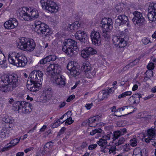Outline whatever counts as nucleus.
<instances>
[{"label": "nucleus", "mask_w": 156, "mask_h": 156, "mask_svg": "<svg viewBox=\"0 0 156 156\" xmlns=\"http://www.w3.org/2000/svg\"><path fill=\"white\" fill-rule=\"evenodd\" d=\"M43 99L42 101L43 102H45L47 101L48 100H49L50 98H48L47 96L45 95L44 94H43Z\"/></svg>", "instance_id": "61"}, {"label": "nucleus", "mask_w": 156, "mask_h": 156, "mask_svg": "<svg viewBox=\"0 0 156 156\" xmlns=\"http://www.w3.org/2000/svg\"><path fill=\"white\" fill-rule=\"evenodd\" d=\"M63 47L64 48V49H66L67 48H77V42L70 39L65 40Z\"/></svg>", "instance_id": "20"}, {"label": "nucleus", "mask_w": 156, "mask_h": 156, "mask_svg": "<svg viewBox=\"0 0 156 156\" xmlns=\"http://www.w3.org/2000/svg\"><path fill=\"white\" fill-rule=\"evenodd\" d=\"M102 130L101 128L97 129L92 130L90 132V134L91 135H94L96 133H100L102 132Z\"/></svg>", "instance_id": "45"}, {"label": "nucleus", "mask_w": 156, "mask_h": 156, "mask_svg": "<svg viewBox=\"0 0 156 156\" xmlns=\"http://www.w3.org/2000/svg\"><path fill=\"white\" fill-rule=\"evenodd\" d=\"M75 37L77 39L79 40L81 42L82 44H85L87 41V35L84 31L80 30L77 31L75 34Z\"/></svg>", "instance_id": "17"}, {"label": "nucleus", "mask_w": 156, "mask_h": 156, "mask_svg": "<svg viewBox=\"0 0 156 156\" xmlns=\"http://www.w3.org/2000/svg\"><path fill=\"white\" fill-rule=\"evenodd\" d=\"M142 97L141 94H135L130 97L128 100V102L130 104L138 103L140 101V98Z\"/></svg>", "instance_id": "21"}, {"label": "nucleus", "mask_w": 156, "mask_h": 156, "mask_svg": "<svg viewBox=\"0 0 156 156\" xmlns=\"http://www.w3.org/2000/svg\"><path fill=\"white\" fill-rule=\"evenodd\" d=\"M6 128L5 127H2L0 128V137H3L5 136Z\"/></svg>", "instance_id": "48"}, {"label": "nucleus", "mask_w": 156, "mask_h": 156, "mask_svg": "<svg viewBox=\"0 0 156 156\" xmlns=\"http://www.w3.org/2000/svg\"><path fill=\"white\" fill-rule=\"evenodd\" d=\"M11 148V146H8L7 147H5L3 148L2 149V152L4 151H7L9 150V149Z\"/></svg>", "instance_id": "63"}, {"label": "nucleus", "mask_w": 156, "mask_h": 156, "mask_svg": "<svg viewBox=\"0 0 156 156\" xmlns=\"http://www.w3.org/2000/svg\"><path fill=\"white\" fill-rule=\"evenodd\" d=\"M65 124L66 125H68L72 124L73 122L74 121L72 120L71 117H69L65 120Z\"/></svg>", "instance_id": "51"}, {"label": "nucleus", "mask_w": 156, "mask_h": 156, "mask_svg": "<svg viewBox=\"0 0 156 156\" xmlns=\"http://www.w3.org/2000/svg\"><path fill=\"white\" fill-rule=\"evenodd\" d=\"M120 35L122 36V35H124L125 34H126L128 32V30L127 29H125V30L124 31H121L120 32Z\"/></svg>", "instance_id": "62"}, {"label": "nucleus", "mask_w": 156, "mask_h": 156, "mask_svg": "<svg viewBox=\"0 0 156 156\" xmlns=\"http://www.w3.org/2000/svg\"><path fill=\"white\" fill-rule=\"evenodd\" d=\"M43 94L47 96L48 98H51L52 95V91L51 88L45 89L44 91Z\"/></svg>", "instance_id": "36"}, {"label": "nucleus", "mask_w": 156, "mask_h": 156, "mask_svg": "<svg viewBox=\"0 0 156 156\" xmlns=\"http://www.w3.org/2000/svg\"><path fill=\"white\" fill-rule=\"evenodd\" d=\"M13 89L11 86L8 84H3L2 85H0V90L5 92L11 91Z\"/></svg>", "instance_id": "28"}, {"label": "nucleus", "mask_w": 156, "mask_h": 156, "mask_svg": "<svg viewBox=\"0 0 156 156\" xmlns=\"http://www.w3.org/2000/svg\"><path fill=\"white\" fill-rule=\"evenodd\" d=\"M61 124L60 123H57V122H56L55 121L54 123L52 125V128H57L58 126Z\"/></svg>", "instance_id": "58"}, {"label": "nucleus", "mask_w": 156, "mask_h": 156, "mask_svg": "<svg viewBox=\"0 0 156 156\" xmlns=\"http://www.w3.org/2000/svg\"><path fill=\"white\" fill-rule=\"evenodd\" d=\"M145 74L147 75V77L150 78L153 76V72L151 70L147 71L145 73Z\"/></svg>", "instance_id": "54"}, {"label": "nucleus", "mask_w": 156, "mask_h": 156, "mask_svg": "<svg viewBox=\"0 0 156 156\" xmlns=\"http://www.w3.org/2000/svg\"><path fill=\"white\" fill-rule=\"evenodd\" d=\"M90 37L93 44L96 45H99L101 44V37L99 32L95 30L92 31Z\"/></svg>", "instance_id": "14"}, {"label": "nucleus", "mask_w": 156, "mask_h": 156, "mask_svg": "<svg viewBox=\"0 0 156 156\" xmlns=\"http://www.w3.org/2000/svg\"><path fill=\"white\" fill-rule=\"evenodd\" d=\"M53 146V143L52 142H49L47 143L43 148L42 152L43 154H45L47 152H49Z\"/></svg>", "instance_id": "29"}, {"label": "nucleus", "mask_w": 156, "mask_h": 156, "mask_svg": "<svg viewBox=\"0 0 156 156\" xmlns=\"http://www.w3.org/2000/svg\"><path fill=\"white\" fill-rule=\"evenodd\" d=\"M76 48H67L66 49H64L62 48V50L69 57H72L77 54V51L75 50Z\"/></svg>", "instance_id": "25"}, {"label": "nucleus", "mask_w": 156, "mask_h": 156, "mask_svg": "<svg viewBox=\"0 0 156 156\" xmlns=\"http://www.w3.org/2000/svg\"><path fill=\"white\" fill-rule=\"evenodd\" d=\"M13 98L9 99V102L13 105L12 109L15 111H18L20 113H28L32 109V106L30 103L24 101H18L13 103Z\"/></svg>", "instance_id": "2"}, {"label": "nucleus", "mask_w": 156, "mask_h": 156, "mask_svg": "<svg viewBox=\"0 0 156 156\" xmlns=\"http://www.w3.org/2000/svg\"><path fill=\"white\" fill-rule=\"evenodd\" d=\"M128 21L127 17L125 15H120L116 19L115 22L116 24L119 26L122 24H125Z\"/></svg>", "instance_id": "23"}, {"label": "nucleus", "mask_w": 156, "mask_h": 156, "mask_svg": "<svg viewBox=\"0 0 156 156\" xmlns=\"http://www.w3.org/2000/svg\"><path fill=\"white\" fill-rule=\"evenodd\" d=\"M2 121L6 123H9L10 124H12L14 122V120L12 117L5 115L2 117Z\"/></svg>", "instance_id": "30"}, {"label": "nucleus", "mask_w": 156, "mask_h": 156, "mask_svg": "<svg viewBox=\"0 0 156 156\" xmlns=\"http://www.w3.org/2000/svg\"><path fill=\"white\" fill-rule=\"evenodd\" d=\"M19 12L20 16H22L25 20H34L39 16L38 12L35 8L26 7L20 9Z\"/></svg>", "instance_id": "4"}, {"label": "nucleus", "mask_w": 156, "mask_h": 156, "mask_svg": "<svg viewBox=\"0 0 156 156\" xmlns=\"http://www.w3.org/2000/svg\"><path fill=\"white\" fill-rule=\"evenodd\" d=\"M107 142L103 140L102 138L100 139L97 142V144L101 147H104L107 144Z\"/></svg>", "instance_id": "41"}, {"label": "nucleus", "mask_w": 156, "mask_h": 156, "mask_svg": "<svg viewBox=\"0 0 156 156\" xmlns=\"http://www.w3.org/2000/svg\"><path fill=\"white\" fill-rule=\"evenodd\" d=\"M112 136V133H107L102 137L103 139L106 141L108 140H110L111 137Z\"/></svg>", "instance_id": "44"}, {"label": "nucleus", "mask_w": 156, "mask_h": 156, "mask_svg": "<svg viewBox=\"0 0 156 156\" xmlns=\"http://www.w3.org/2000/svg\"><path fill=\"white\" fill-rule=\"evenodd\" d=\"M43 75V73L41 71L39 70H34L30 73L28 80L31 82H37L41 83Z\"/></svg>", "instance_id": "6"}, {"label": "nucleus", "mask_w": 156, "mask_h": 156, "mask_svg": "<svg viewBox=\"0 0 156 156\" xmlns=\"http://www.w3.org/2000/svg\"><path fill=\"white\" fill-rule=\"evenodd\" d=\"M108 94V92L105 91L103 93H100L98 95V98L101 100H102L104 99L107 98Z\"/></svg>", "instance_id": "38"}, {"label": "nucleus", "mask_w": 156, "mask_h": 156, "mask_svg": "<svg viewBox=\"0 0 156 156\" xmlns=\"http://www.w3.org/2000/svg\"><path fill=\"white\" fill-rule=\"evenodd\" d=\"M9 79L10 82H9V84L13 89L19 85L20 82V78L16 75H10Z\"/></svg>", "instance_id": "18"}, {"label": "nucleus", "mask_w": 156, "mask_h": 156, "mask_svg": "<svg viewBox=\"0 0 156 156\" xmlns=\"http://www.w3.org/2000/svg\"><path fill=\"white\" fill-rule=\"evenodd\" d=\"M35 31L38 34L45 36L48 34L50 33L48 26L44 23L41 24L39 28Z\"/></svg>", "instance_id": "16"}, {"label": "nucleus", "mask_w": 156, "mask_h": 156, "mask_svg": "<svg viewBox=\"0 0 156 156\" xmlns=\"http://www.w3.org/2000/svg\"><path fill=\"white\" fill-rule=\"evenodd\" d=\"M101 116L97 115L90 118L89 119V126L91 127H95L98 122L101 121Z\"/></svg>", "instance_id": "19"}, {"label": "nucleus", "mask_w": 156, "mask_h": 156, "mask_svg": "<svg viewBox=\"0 0 156 156\" xmlns=\"http://www.w3.org/2000/svg\"><path fill=\"white\" fill-rule=\"evenodd\" d=\"M79 67L77 63L74 62H70L68 64L67 68L70 71V75L73 76L75 77L80 74Z\"/></svg>", "instance_id": "9"}, {"label": "nucleus", "mask_w": 156, "mask_h": 156, "mask_svg": "<svg viewBox=\"0 0 156 156\" xmlns=\"http://www.w3.org/2000/svg\"><path fill=\"white\" fill-rule=\"evenodd\" d=\"M51 80L56 86L59 87H63L66 84L65 77L60 73H58L51 78Z\"/></svg>", "instance_id": "7"}, {"label": "nucleus", "mask_w": 156, "mask_h": 156, "mask_svg": "<svg viewBox=\"0 0 156 156\" xmlns=\"http://www.w3.org/2000/svg\"><path fill=\"white\" fill-rule=\"evenodd\" d=\"M134 17L132 20L134 24L137 25H140L144 22L145 20L143 16L142 13L135 11L133 12Z\"/></svg>", "instance_id": "11"}, {"label": "nucleus", "mask_w": 156, "mask_h": 156, "mask_svg": "<svg viewBox=\"0 0 156 156\" xmlns=\"http://www.w3.org/2000/svg\"><path fill=\"white\" fill-rule=\"evenodd\" d=\"M148 18L151 22H154L156 20V3H150L148 7Z\"/></svg>", "instance_id": "10"}, {"label": "nucleus", "mask_w": 156, "mask_h": 156, "mask_svg": "<svg viewBox=\"0 0 156 156\" xmlns=\"http://www.w3.org/2000/svg\"><path fill=\"white\" fill-rule=\"evenodd\" d=\"M156 133V129L154 128H151L147 130V135L148 137L153 138L155 135Z\"/></svg>", "instance_id": "34"}, {"label": "nucleus", "mask_w": 156, "mask_h": 156, "mask_svg": "<svg viewBox=\"0 0 156 156\" xmlns=\"http://www.w3.org/2000/svg\"><path fill=\"white\" fill-rule=\"evenodd\" d=\"M41 3L42 8L51 13H55L58 10V7L57 4L51 0H41Z\"/></svg>", "instance_id": "5"}, {"label": "nucleus", "mask_w": 156, "mask_h": 156, "mask_svg": "<svg viewBox=\"0 0 156 156\" xmlns=\"http://www.w3.org/2000/svg\"><path fill=\"white\" fill-rule=\"evenodd\" d=\"M130 144L133 147L136 146L137 145L136 139L133 138L130 140Z\"/></svg>", "instance_id": "52"}, {"label": "nucleus", "mask_w": 156, "mask_h": 156, "mask_svg": "<svg viewBox=\"0 0 156 156\" xmlns=\"http://www.w3.org/2000/svg\"><path fill=\"white\" fill-rule=\"evenodd\" d=\"M82 50L81 51V55L84 58H87L90 56L85 49V44H82Z\"/></svg>", "instance_id": "35"}, {"label": "nucleus", "mask_w": 156, "mask_h": 156, "mask_svg": "<svg viewBox=\"0 0 156 156\" xmlns=\"http://www.w3.org/2000/svg\"><path fill=\"white\" fill-rule=\"evenodd\" d=\"M131 106H123L122 108H120L117 109V111H119V112L121 111V110L123 111L126 108L128 109L129 107H131Z\"/></svg>", "instance_id": "60"}, {"label": "nucleus", "mask_w": 156, "mask_h": 156, "mask_svg": "<svg viewBox=\"0 0 156 156\" xmlns=\"http://www.w3.org/2000/svg\"><path fill=\"white\" fill-rule=\"evenodd\" d=\"M154 68V64L152 62L149 63L147 66V68L150 70H152Z\"/></svg>", "instance_id": "53"}, {"label": "nucleus", "mask_w": 156, "mask_h": 156, "mask_svg": "<svg viewBox=\"0 0 156 156\" xmlns=\"http://www.w3.org/2000/svg\"><path fill=\"white\" fill-rule=\"evenodd\" d=\"M91 72H88V73L86 74V75L87 77L92 78L95 75L96 71L94 68H92L91 69Z\"/></svg>", "instance_id": "39"}, {"label": "nucleus", "mask_w": 156, "mask_h": 156, "mask_svg": "<svg viewBox=\"0 0 156 156\" xmlns=\"http://www.w3.org/2000/svg\"><path fill=\"white\" fill-rule=\"evenodd\" d=\"M18 24V22L16 18H10L4 23V25L5 28L12 29L17 27Z\"/></svg>", "instance_id": "15"}, {"label": "nucleus", "mask_w": 156, "mask_h": 156, "mask_svg": "<svg viewBox=\"0 0 156 156\" xmlns=\"http://www.w3.org/2000/svg\"><path fill=\"white\" fill-rule=\"evenodd\" d=\"M31 84L27 86L28 88L30 91L36 92L38 91L40 87L41 83L37 82H31Z\"/></svg>", "instance_id": "24"}, {"label": "nucleus", "mask_w": 156, "mask_h": 156, "mask_svg": "<svg viewBox=\"0 0 156 156\" xmlns=\"http://www.w3.org/2000/svg\"><path fill=\"white\" fill-rule=\"evenodd\" d=\"M116 148V147L115 146L109 147V154L113 153V154H115V153Z\"/></svg>", "instance_id": "50"}, {"label": "nucleus", "mask_w": 156, "mask_h": 156, "mask_svg": "<svg viewBox=\"0 0 156 156\" xmlns=\"http://www.w3.org/2000/svg\"><path fill=\"white\" fill-rule=\"evenodd\" d=\"M47 72L52 78L53 76L60 73L61 69L60 66L58 64H51L47 68Z\"/></svg>", "instance_id": "8"}, {"label": "nucleus", "mask_w": 156, "mask_h": 156, "mask_svg": "<svg viewBox=\"0 0 156 156\" xmlns=\"http://www.w3.org/2000/svg\"><path fill=\"white\" fill-rule=\"evenodd\" d=\"M80 27V24L78 21H76L71 24H69L67 30L71 31H76Z\"/></svg>", "instance_id": "26"}, {"label": "nucleus", "mask_w": 156, "mask_h": 156, "mask_svg": "<svg viewBox=\"0 0 156 156\" xmlns=\"http://www.w3.org/2000/svg\"><path fill=\"white\" fill-rule=\"evenodd\" d=\"M85 49L87 53H88V54L90 56V55H92L96 54L97 53L96 50L90 47H86L85 46Z\"/></svg>", "instance_id": "33"}, {"label": "nucleus", "mask_w": 156, "mask_h": 156, "mask_svg": "<svg viewBox=\"0 0 156 156\" xmlns=\"http://www.w3.org/2000/svg\"><path fill=\"white\" fill-rule=\"evenodd\" d=\"M16 45L18 48L21 50L31 51L35 49L36 44L33 40L23 37L16 41Z\"/></svg>", "instance_id": "3"}, {"label": "nucleus", "mask_w": 156, "mask_h": 156, "mask_svg": "<svg viewBox=\"0 0 156 156\" xmlns=\"http://www.w3.org/2000/svg\"><path fill=\"white\" fill-rule=\"evenodd\" d=\"M109 30H107V31L102 30L103 31V37L106 39H108L110 37V36L109 34Z\"/></svg>", "instance_id": "49"}, {"label": "nucleus", "mask_w": 156, "mask_h": 156, "mask_svg": "<svg viewBox=\"0 0 156 156\" xmlns=\"http://www.w3.org/2000/svg\"><path fill=\"white\" fill-rule=\"evenodd\" d=\"M113 22L111 19L106 18L102 19L100 23V26L102 29V30L107 31L112 29Z\"/></svg>", "instance_id": "12"}, {"label": "nucleus", "mask_w": 156, "mask_h": 156, "mask_svg": "<svg viewBox=\"0 0 156 156\" xmlns=\"http://www.w3.org/2000/svg\"><path fill=\"white\" fill-rule=\"evenodd\" d=\"M9 62L17 67L25 66L27 62V58L20 52H13L9 55Z\"/></svg>", "instance_id": "1"}, {"label": "nucleus", "mask_w": 156, "mask_h": 156, "mask_svg": "<svg viewBox=\"0 0 156 156\" xmlns=\"http://www.w3.org/2000/svg\"><path fill=\"white\" fill-rule=\"evenodd\" d=\"M66 128L65 127H62L61 129L60 130L59 132H58V136H60L62 134L64 133L65 130Z\"/></svg>", "instance_id": "59"}, {"label": "nucleus", "mask_w": 156, "mask_h": 156, "mask_svg": "<svg viewBox=\"0 0 156 156\" xmlns=\"http://www.w3.org/2000/svg\"><path fill=\"white\" fill-rule=\"evenodd\" d=\"M57 58V57L55 55H50L40 60L39 63L41 64H44L51 61H54Z\"/></svg>", "instance_id": "22"}, {"label": "nucleus", "mask_w": 156, "mask_h": 156, "mask_svg": "<svg viewBox=\"0 0 156 156\" xmlns=\"http://www.w3.org/2000/svg\"><path fill=\"white\" fill-rule=\"evenodd\" d=\"M6 61V58L4 54L1 52L0 50V64H4Z\"/></svg>", "instance_id": "43"}, {"label": "nucleus", "mask_w": 156, "mask_h": 156, "mask_svg": "<svg viewBox=\"0 0 156 156\" xmlns=\"http://www.w3.org/2000/svg\"><path fill=\"white\" fill-rule=\"evenodd\" d=\"M130 150V146L129 144H126L123 147V151L126 152L129 151Z\"/></svg>", "instance_id": "56"}, {"label": "nucleus", "mask_w": 156, "mask_h": 156, "mask_svg": "<svg viewBox=\"0 0 156 156\" xmlns=\"http://www.w3.org/2000/svg\"><path fill=\"white\" fill-rule=\"evenodd\" d=\"M146 150L144 151L143 150L141 151L140 149L139 148H136L135 149L133 152V155H138L139 154H146Z\"/></svg>", "instance_id": "37"}, {"label": "nucleus", "mask_w": 156, "mask_h": 156, "mask_svg": "<svg viewBox=\"0 0 156 156\" xmlns=\"http://www.w3.org/2000/svg\"><path fill=\"white\" fill-rule=\"evenodd\" d=\"M82 68H83L84 72L86 74L88 73V72H91V67L90 65L88 62H85L83 64Z\"/></svg>", "instance_id": "31"}, {"label": "nucleus", "mask_w": 156, "mask_h": 156, "mask_svg": "<svg viewBox=\"0 0 156 156\" xmlns=\"http://www.w3.org/2000/svg\"><path fill=\"white\" fill-rule=\"evenodd\" d=\"M20 139V138L19 139L16 138L12 140L9 144H11L9 145L11 146V147L16 145L19 142Z\"/></svg>", "instance_id": "42"}, {"label": "nucleus", "mask_w": 156, "mask_h": 156, "mask_svg": "<svg viewBox=\"0 0 156 156\" xmlns=\"http://www.w3.org/2000/svg\"><path fill=\"white\" fill-rule=\"evenodd\" d=\"M125 141V139L122 137H121L119 138L118 142L115 143V145L117 146H119L124 143Z\"/></svg>", "instance_id": "46"}, {"label": "nucleus", "mask_w": 156, "mask_h": 156, "mask_svg": "<svg viewBox=\"0 0 156 156\" xmlns=\"http://www.w3.org/2000/svg\"><path fill=\"white\" fill-rule=\"evenodd\" d=\"M10 75H5L1 77V80L0 81V85H2L3 84H8L10 82Z\"/></svg>", "instance_id": "32"}, {"label": "nucleus", "mask_w": 156, "mask_h": 156, "mask_svg": "<svg viewBox=\"0 0 156 156\" xmlns=\"http://www.w3.org/2000/svg\"><path fill=\"white\" fill-rule=\"evenodd\" d=\"M93 106V104H87L86 105V107L87 109H90Z\"/></svg>", "instance_id": "64"}, {"label": "nucleus", "mask_w": 156, "mask_h": 156, "mask_svg": "<svg viewBox=\"0 0 156 156\" xmlns=\"http://www.w3.org/2000/svg\"><path fill=\"white\" fill-rule=\"evenodd\" d=\"M97 145L96 144H92L89 145L88 147V149L90 150H92L95 148Z\"/></svg>", "instance_id": "57"}, {"label": "nucleus", "mask_w": 156, "mask_h": 156, "mask_svg": "<svg viewBox=\"0 0 156 156\" xmlns=\"http://www.w3.org/2000/svg\"><path fill=\"white\" fill-rule=\"evenodd\" d=\"M43 23L40 21L37 20L35 21L34 23L35 30H36L37 29L39 28L41 24H43Z\"/></svg>", "instance_id": "47"}, {"label": "nucleus", "mask_w": 156, "mask_h": 156, "mask_svg": "<svg viewBox=\"0 0 156 156\" xmlns=\"http://www.w3.org/2000/svg\"><path fill=\"white\" fill-rule=\"evenodd\" d=\"M142 42L144 44H147L149 42H151L150 39L147 37L144 38L142 40Z\"/></svg>", "instance_id": "55"}, {"label": "nucleus", "mask_w": 156, "mask_h": 156, "mask_svg": "<svg viewBox=\"0 0 156 156\" xmlns=\"http://www.w3.org/2000/svg\"><path fill=\"white\" fill-rule=\"evenodd\" d=\"M140 60V59H135L132 62L130 63L129 64L126 65L125 67H124L123 68V70H126L127 68H129L130 66H133L134 65H136L137 63L139 62Z\"/></svg>", "instance_id": "40"}, {"label": "nucleus", "mask_w": 156, "mask_h": 156, "mask_svg": "<svg viewBox=\"0 0 156 156\" xmlns=\"http://www.w3.org/2000/svg\"><path fill=\"white\" fill-rule=\"evenodd\" d=\"M126 129L125 128L115 131L114 132L113 139L114 140L117 139L121 136L123 135L126 133Z\"/></svg>", "instance_id": "27"}, {"label": "nucleus", "mask_w": 156, "mask_h": 156, "mask_svg": "<svg viewBox=\"0 0 156 156\" xmlns=\"http://www.w3.org/2000/svg\"><path fill=\"white\" fill-rule=\"evenodd\" d=\"M112 41L114 44L117 47L123 48L127 45L126 41L123 38L115 36L112 37Z\"/></svg>", "instance_id": "13"}]
</instances>
